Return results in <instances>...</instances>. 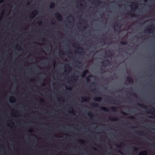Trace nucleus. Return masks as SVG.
Instances as JSON below:
<instances>
[{
    "label": "nucleus",
    "instance_id": "f257e3e1",
    "mask_svg": "<svg viewBox=\"0 0 155 155\" xmlns=\"http://www.w3.org/2000/svg\"><path fill=\"white\" fill-rule=\"evenodd\" d=\"M55 17L59 21L62 20V16L58 12H57L55 14Z\"/></svg>",
    "mask_w": 155,
    "mask_h": 155
},
{
    "label": "nucleus",
    "instance_id": "f03ea898",
    "mask_svg": "<svg viewBox=\"0 0 155 155\" xmlns=\"http://www.w3.org/2000/svg\"><path fill=\"white\" fill-rule=\"evenodd\" d=\"M126 14L129 15H130L131 17H137V15L131 12H129L127 13Z\"/></svg>",
    "mask_w": 155,
    "mask_h": 155
},
{
    "label": "nucleus",
    "instance_id": "7ed1b4c3",
    "mask_svg": "<svg viewBox=\"0 0 155 155\" xmlns=\"http://www.w3.org/2000/svg\"><path fill=\"white\" fill-rule=\"evenodd\" d=\"M89 73V71L87 70H85L84 71L82 74V77L84 78L86 76V75Z\"/></svg>",
    "mask_w": 155,
    "mask_h": 155
},
{
    "label": "nucleus",
    "instance_id": "20e7f679",
    "mask_svg": "<svg viewBox=\"0 0 155 155\" xmlns=\"http://www.w3.org/2000/svg\"><path fill=\"white\" fill-rule=\"evenodd\" d=\"M81 99L82 101L84 102L89 100L90 99V98L88 97H81Z\"/></svg>",
    "mask_w": 155,
    "mask_h": 155
},
{
    "label": "nucleus",
    "instance_id": "39448f33",
    "mask_svg": "<svg viewBox=\"0 0 155 155\" xmlns=\"http://www.w3.org/2000/svg\"><path fill=\"white\" fill-rule=\"evenodd\" d=\"M127 79L128 82L130 83H133L134 81L133 79L130 77L128 76L127 78Z\"/></svg>",
    "mask_w": 155,
    "mask_h": 155
},
{
    "label": "nucleus",
    "instance_id": "423d86ee",
    "mask_svg": "<svg viewBox=\"0 0 155 155\" xmlns=\"http://www.w3.org/2000/svg\"><path fill=\"white\" fill-rule=\"evenodd\" d=\"M137 105L140 107L143 108V109H146L147 108V106L144 104H140L139 103H137Z\"/></svg>",
    "mask_w": 155,
    "mask_h": 155
},
{
    "label": "nucleus",
    "instance_id": "0eeeda50",
    "mask_svg": "<svg viewBox=\"0 0 155 155\" xmlns=\"http://www.w3.org/2000/svg\"><path fill=\"white\" fill-rule=\"evenodd\" d=\"M94 100L96 101L99 102L101 101L102 98L101 97H96L94 98Z\"/></svg>",
    "mask_w": 155,
    "mask_h": 155
},
{
    "label": "nucleus",
    "instance_id": "6e6552de",
    "mask_svg": "<svg viewBox=\"0 0 155 155\" xmlns=\"http://www.w3.org/2000/svg\"><path fill=\"white\" fill-rule=\"evenodd\" d=\"M34 12H35L36 13H37V12L35 10L33 12H31L30 14L29 15V18H33L35 16V15L34 13Z\"/></svg>",
    "mask_w": 155,
    "mask_h": 155
},
{
    "label": "nucleus",
    "instance_id": "1a4fd4ad",
    "mask_svg": "<svg viewBox=\"0 0 155 155\" xmlns=\"http://www.w3.org/2000/svg\"><path fill=\"white\" fill-rule=\"evenodd\" d=\"M55 6V3L54 2H51L50 3V4L49 5L50 8L52 9Z\"/></svg>",
    "mask_w": 155,
    "mask_h": 155
},
{
    "label": "nucleus",
    "instance_id": "9d476101",
    "mask_svg": "<svg viewBox=\"0 0 155 155\" xmlns=\"http://www.w3.org/2000/svg\"><path fill=\"white\" fill-rule=\"evenodd\" d=\"M147 151L146 150L144 151L143 152H140L139 155H147Z\"/></svg>",
    "mask_w": 155,
    "mask_h": 155
},
{
    "label": "nucleus",
    "instance_id": "9b49d317",
    "mask_svg": "<svg viewBox=\"0 0 155 155\" xmlns=\"http://www.w3.org/2000/svg\"><path fill=\"white\" fill-rule=\"evenodd\" d=\"M91 105L92 106L95 107H98V104L97 103H92Z\"/></svg>",
    "mask_w": 155,
    "mask_h": 155
},
{
    "label": "nucleus",
    "instance_id": "f8f14e48",
    "mask_svg": "<svg viewBox=\"0 0 155 155\" xmlns=\"http://www.w3.org/2000/svg\"><path fill=\"white\" fill-rule=\"evenodd\" d=\"M101 109L106 111H109V109L108 108L104 107H101Z\"/></svg>",
    "mask_w": 155,
    "mask_h": 155
},
{
    "label": "nucleus",
    "instance_id": "ddd939ff",
    "mask_svg": "<svg viewBox=\"0 0 155 155\" xmlns=\"http://www.w3.org/2000/svg\"><path fill=\"white\" fill-rule=\"evenodd\" d=\"M137 134L139 135H143L144 134V132L142 131H140L138 132H136Z\"/></svg>",
    "mask_w": 155,
    "mask_h": 155
},
{
    "label": "nucleus",
    "instance_id": "4468645a",
    "mask_svg": "<svg viewBox=\"0 0 155 155\" xmlns=\"http://www.w3.org/2000/svg\"><path fill=\"white\" fill-rule=\"evenodd\" d=\"M110 109L112 111H115L117 110V108L115 107H112L110 108Z\"/></svg>",
    "mask_w": 155,
    "mask_h": 155
},
{
    "label": "nucleus",
    "instance_id": "2eb2a0df",
    "mask_svg": "<svg viewBox=\"0 0 155 155\" xmlns=\"http://www.w3.org/2000/svg\"><path fill=\"white\" fill-rule=\"evenodd\" d=\"M120 43L121 45H126L127 44V42L126 41H121Z\"/></svg>",
    "mask_w": 155,
    "mask_h": 155
},
{
    "label": "nucleus",
    "instance_id": "dca6fc26",
    "mask_svg": "<svg viewBox=\"0 0 155 155\" xmlns=\"http://www.w3.org/2000/svg\"><path fill=\"white\" fill-rule=\"evenodd\" d=\"M153 28L151 27H150V29H149L148 28H147L146 30V31H147L148 33H150V30H153Z\"/></svg>",
    "mask_w": 155,
    "mask_h": 155
},
{
    "label": "nucleus",
    "instance_id": "f3484780",
    "mask_svg": "<svg viewBox=\"0 0 155 155\" xmlns=\"http://www.w3.org/2000/svg\"><path fill=\"white\" fill-rule=\"evenodd\" d=\"M114 101L117 103V104H119L121 103L120 101L119 100H117L116 101Z\"/></svg>",
    "mask_w": 155,
    "mask_h": 155
},
{
    "label": "nucleus",
    "instance_id": "a211bd4d",
    "mask_svg": "<svg viewBox=\"0 0 155 155\" xmlns=\"http://www.w3.org/2000/svg\"><path fill=\"white\" fill-rule=\"evenodd\" d=\"M134 3L135 4H134V10H136L138 6H137V5L136 3Z\"/></svg>",
    "mask_w": 155,
    "mask_h": 155
},
{
    "label": "nucleus",
    "instance_id": "6ab92c4d",
    "mask_svg": "<svg viewBox=\"0 0 155 155\" xmlns=\"http://www.w3.org/2000/svg\"><path fill=\"white\" fill-rule=\"evenodd\" d=\"M88 116L91 117H92L93 116V114L91 113H88Z\"/></svg>",
    "mask_w": 155,
    "mask_h": 155
},
{
    "label": "nucleus",
    "instance_id": "aec40b11",
    "mask_svg": "<svg viewBox=\"0 0 155 155\" xmlns=\"http://www.w3.org/2000/svg\"><path fill=\"white\" fill-rule=\"evenodd\" d=\"M68 18H69L70 19H71L73 20H74V18L71 15H70L68 17Z\"/></svg>",
    "mask_w": 155,
    "mask_h": 155
},
{
    "label": "nucleus",
    "instance_id": "412c9836",
    "mask_svg": "<svg viewBox=\"0 0 155 155\" xmlns=\"http://www.w3.org/2000/svg\"><path fill=\"white\" fill-rule=\"evenodd\" d=\"M79 141L80 143H85V142L84 140H79Z\"/></svg>",
    "mask_w": 155,
    "mask_h": 155
},
{
    "label": "nucleus",
    "instance_id": "4be33fe9",
    "mask_svg": "<svg viewBox=\"0 0 155 155\" xmlns=\"http://www.w3.org/2000/svg\"><path fill=\"white\" fill-rule=\"evenodd\" d=\"M112 121H118L119 120V119H118V118H117V117H115L114 118H113V119H112Z\"/></svg>",
    "mask_w": 155,
    "mask_h": 155
},
{
    "label": "nucleus",
    "instance_id": "5701e85b",
    "mask_svg": "<svg viewBox=\"0 0 155 155\" xmlns=\"http://www.w3.org/2000/svg\"><path fill=\"white\" fill-rule=\"evenodd\" d=\"M77 49H80L81 51H83V48L82 47H81L79 46L77 47Z\"/></svg>",
    "mask_w": 155,
    "mask_h": 155
},
{
    "label": "nucleus",
    "instance_id": "b1692460",
    "mask_svg": "<svg viewBox=\"0 0 155 155\" xmlns=\"http://www.w3.org/2000/svg\"><path fill=\"white\" fill-rule=\"evenodd\" d=\"M96 1L97 3L98 4H100L101 3V2L99 0H95Z\"/></svg>",
    "mask_w": 155,
    "mask_h": 155
},
{
    "label": "nucleus",
    "instance_id": "393cba45",
    "mask_svg": "<svg viewBox=\"0 0 155 155\" xmlns=\"http://www.w3.org/2000/svg\"><path fill=\"white\" fill-rule=\"evenodd\" d=\"M86 80H87V83H88L90 81V79L89 78H86Z\"/></svg>",
    "mask_w": 155,
    "mask_h": 155
},
{
    "label": "nucleus",
    "instance_id": "a878e982",
    "mask_svg": "<svg viewBox=\"0 0 155 155\" xmlns=\"http://www.w3.org/2000/svg\"><path fill=\"white\" fill-rule=\"evenodd\" d=\"M40 101L41 104H42L44 102V101L43 99H41L40 100Z\"/></svg>",
    "mask_w": 155,
    "mask_h": 155
},
{
    "label": "nucleus",
    "instance_id": "bb28decb",
    "mask_svg": "<svg viewBox=\"0 0 155 155\" xmlns=\"http://www.w3.org/2000/svg\"><path fill=\"white\" fill-rule=\"evenodd\" d=\"M42 22L40 21H39L38 22V24L39 25H41L42 24Z\"/></svg>",
    "mask_w": 155,
    "mask_h": 155
},
{
    "label": "nucleus",
    "instance_id": "cd10ccee",
    "mask_svg": "<svg viewBox=\"0 0 155 155\" xmlns=\"http://www.w3.org/2000/svg\"><path fill=\"white\" fill-rule=\"evenodd\" d=\"M10 99L11 100H16L15 98V97H11Z\"/></svg>",
    "mask_w": 155,
    "mask_h": 155
},
{
    "label": "nucleus",
    "instance_id": "c85d7f7f",
    "mask_svg": "<svg viewBox=\"0 0 155 155\" xmlns=\"http://www.w3.org/2000/svg\"><path fill=\"white\" fill-rule=\"evenodd\" d=\"M128 118L132 119H134L135 118L133 116H129Z\"/></svg>",
    "mask_w": 155,
    "mask_h": 155
},
{
    "label": "nucleus",
    "instance_id": "c756f323",
    "mask_svg": "<svg viewBox=\"0 0 155 155\" xmlns=\"http://www.w3.org/2000/svg\"><path fill=\"white\" fill-rule=\"evenodd\" d=\"M72 109V110L71 111H69V113H72V114H74V111H73V109L72 108H71Z\"/></svg>",
    "mask_w": 155,
    "mask_h": 155
},
{
    "label": "nucleus",
    "instance_id": "7c9ffc66",
    "mask_svg": "<svg viewBox=\"0 0 155 155\" xmlns=\"http://www.w3.org/2000/svg\"><path fill=\"white\" fill-rule=\"evenodd\" d=\"M60 54H61L62 55H64V52L62 51H60Z\"/></svg>",
    "mask_w": 155,
    "mask_h": 155
},
{
    "label": "nucleus",
    "instance_id": "2f4dec72",
    "mask_svg": "<svg viewBox=\"0 0 155 155\" xmlns=\"http://www.w3.org/2000/svg\"><path fill=\"white\" fill-rule=\"evenodd\" d=\"M121 113L124 115H127V113H125L123 111H122Z\"/></svg>",
    "mask_w": 155,
    "mask_h": 155
},
{
    "label": "nucleus",
    "instance_id": "473e14b6",
    "mask_svg": "<svg viewBox=\"0 0 155 155\" xmlns=\"http://www.w3.org/2000/svg\"><path fill=\"white\" fill-rule=\"evenodd\" d=\"M46 39L45 38H43L42 39V42H45L46 41Z\"/></svg>",
    "mask_w": 155,
    "mask_h": 155
},
{
    "label": "nucleus",
    "instance_id": "72a5a7b5",
    "mask_svg": "<svg viewBox=\"0 0 155 155\" xmlns=\"http://www.w3.org/2000/svg\"><path fill=\"white\" fill-rule=\"evenodd\" d=\"M133 95L135 97H136V98L137 97V95L136 94L134 93Z\"/></svg>",
    "mask_w": 155,
    "mask_h": 155
},
{
    "label": "nucleus",
    "instance_id": "f704fd0d",
    "mask_svg": "<svg viewBox=\"0 0 155 155\" xmlns=\"http://www.w3.org/2000/svg\"><path fill=\"white\" fill-rule=\"evenodd\" d=\"M95 84V83L94 82H92L91 83V84H92V86H94Z\"/></svg>",
    "mask_w": 155,
    "mask_h": 155
},
{
    "label": "nucleus",
    "instance_id": "c9c22d12",
    "mask_svg": "<svg viewBox=\"0 0 155 155\" xmlns=\"http://www.w3.org/2000/svg\"><path fill=\"white\" fill-rule=\"evenodd\" d=\"M138 150V149L136 147H134V151H137Z\"/></svg>",
    "mask_w": 155,
    "mask_h": 155
},
{
    "label": "nucleus",
    "instance_id": "e433bc0d",
    "mask_svg": "<svg viewBox=\"0 0 155 155\" xmlns=\"http://www.w3.org/2000/svg\"><path fill=\"white\" fill-rule=\"evenodd\" d=\"M67 65L68 66L69 70H71V67L69 66L67 64Z\"/></svg>",
    "mask_w": 155,
    "mask_h": 155
},
{
    "label": "nucleus",
    "instance_id": "4c0bfd02",
    "mask_svg": "<svg viewBox=\"0 0 155 155\" xmlns=\"http://www.w3.org/2000/svg\"><path fill=\"white\" fill-rule=\"evenodd\" d=\"M66 89L68 90H71V87H69L68 88H66Z\"/></svg>",
    "mask_w": 155,
    "mask_h": 155
},
{
    "label": "nucleus",
    "instance_id": "58836bf2",
    "mask_svg": "<svg viewBox=\"0 0 155 155\" xmlns=\"http://www.w3.org/2000/svg\"><path fill=\"white\" fill-rule=\"evenodd\" d=\"M52 22V24H53V25H54L55 24V21H54V20H52V21H51Z\"/></svg>",
    "mask_w": 155,
    "mask_h": 155
},
{
    "label": "nucleus",
    "instance_id": "ea45409f",
    "mask_svg": "<svg viewBox=\"0 0 155 155\" xmlns=\"http://www.w3.org/2000/svg\"><path fill=\"white\" fill-rule=\"evenodd\" d=\"M122 144H123V143H120V145L118 146L117 147H121V146H122Z\"/></svg>",
    "mask_w": 155,
    "mask_h": 155
},
{
    "label": "nucleus",
    "instance_id": "a19ab883",
    "mask_svg": "<svg viewBox=\"0 0 155 155\" xmlns=\"http://www.w3.org/2000/svg\"><path fill=\"white\" fill-rule=\"evenodd\" d=\"M53 64L54 65L56 64V61L54 60L53 61Z\"/></svg>",
    "mask_w": 155,
    "mask_h": 155
},
{
    "label": "nucleus",
    "instance_id": "79ce46f5",
    "mask_svg": "<svg viewBox=\"0 0 155 155\" xmlns=\"http://www.w3.org/2000/svg\"><path fill=\"white\" fill-rule=\"evenodd\" d=\"M118 152L120 153L121 154H123L122 152L120 150H119Z\"/></svg>",
    "mask_w": 155,
    "mask_h": 155
},
{
    "label": "nucleus",
    "instance_id": "37998d69",
    "mask_svg": "<svg viewBox=\"0 0 155 155\" xmlns=\"http://www.w3.org/2000/svg\"><path fill=\"white\" fill-rule=\"evenodd\" d=\"M30 81L31 82H34V80L33 79H31L30 80Z\"/></svg>",
    "mask_w": 155,
    "mask_h": 155
},
{
    "label": "nucleus",
    "instance_id": "c03bdc74",
    "mask_svg": "<svg viewBox=\"0 0 155 155\" xmlns=\"http://www.w3.org/2000/svg\"><path fill=\"white\" fill-rule=\"evenodd\" d=\"M45 83H44L42 84V86H45Z\"/></svg>",
    "mask_w": 155,
    "mask_h": 155
},
{
    "label": "nucleus",
    "instance_id": "a18cd8bd",
    "mask_svg": "<svg viewBox=\"0 0 155 155\" xmlns=\"http://www.w3.org/2000/svg\"><path fill=\"white\" fill-rule=\"evenodd\" d=\"M4 1V0H1V1H0V3H2Z\"/></svg>",
    "mask_w": 155,
    "mask_h": 155
},
{
    "label": "nucleus",
    "instance_id": "49530a36",
    "mask_svg": "<svg viewBox=\"0 0 155 155\" xmlns=\"http://www.w3.org/2000/svg\"><path fill=\"white\" fill-rule=\"evenodd\" d=\"M69 54H72V53L70 51H69Z\"/></svg>",
    "mask_w": 155,
    "mask_h": 155
},
{
    "label": "nucleus",
    "instance_id": "de8ad7c7",
    "mask_svg": "<svg viewBox=\"0 0 155 155\" xmlns=\"http://www.w3.org/2000/svg\"><path fill=\"white\" fill-rule=\"evenodd\" d=\"M81 21H83V22H85V20L84 19H81Z\"/></svg>",
    "mask_w": 155,
    "mask_h": 155
},
{
    "label": "nucleus",
    "instance_id": "09e8293b",
    "mask_svg": "<svg viewBox=\"0 0 155 155\" xmlns=\"http://www.w3.org/2000/svg\"><path fill=\"white\" fill-rule=\"evenodd\" d=\"M116 25L118 26H119V25H118V23H116Z\"/></svg>",
    "mask_w": 155,
    "mask_h": 155
},
{
    "label": "nucleus",
    "instance_id": "8fccbe9b",
    "mask_svg": "<svg viewBox=\"0 0 155 155\" xmlns=\"http://www.w3.org/2000/svg\"><path fill=\"white\" fill-rule=\"evenodd\" d=\"M29 132H31H31H32V130H29Z\"/></svg>",
    "mask_w": 155,
    "mask_h": 155
},
{
    "label": "nucleus",
    "instance_id": "3c124183",
    "mask_svg": "<svg viewBox=\"0 0 155 155\" xmlns=\"http://www.w3.org/2000/svg\"><path fill=\"white\" fill-rule=\"evenodd\" d=\"M107 61V62H108V63H110V61H109V60H107V61Z\"/></svg>",
    "mask_w": 155,
    "mask_h": 155
},
{
    "label": "nucleus",
    "instance_id": "603ef678",
    "mask_svg": "<svg viewBox=\"0 0 155 155\" xmlns=\"http://www.w3.org/2000/svg\"><path fill=\"white\" fill-rule=\"evenodd\" d=\"M93 149L95 150H97V149L93 147Z\"/></svg>",
    "mask_w": 155,
    "mask_h": 155
},
{
    "label": "nucleus",
    "instance_id": "864d4df0",
    "mask_svg": "<svg viewBox=\"0 0 155 155\" xmlns=\"http://www.w3.org/2000/svg\"><path fill=\"white\" fill-rule=\"evenodd\" d=\"M96 90V89H93V90H92V91H95Z\"/></svg>",
    "mask_w": 155,
    "mask_h": 155
},
{
    "label": "nucleus",
    "instance_id": "5fc2aeb1",
    "mask_svg": "<svg viewBox=\"0 0 155 155\" xmlns=\"http://www.w3.org/2000/svg\"><path fill=\"white\" fill-rule=\"evenodd\" d=\"M75 77H77V78H78V76H73V78H75Z\"/></svg>",
    "mask_w": 155,
    "mask_h": 155
},
{
    "label": "nucleus",
    "instance_id": "6e6d98bb",
    "mask_svg": "<svg viewBox=\"0 0 155 155\" xmlns=\"http://www.w3.org/2000/svg\"><path fill=\"white\" fill-rule=\"evenodd\" d=\"M21 48L20 47H19V50H21Z\"/></svg>",
    "mask_w": 155,
    "mask_h": 155
},
{
    "label": "nucleus",
    "instance_id": "4d7b16f0",
    "mask_svg": "<svg viewBox=\"0 0 155 155\" xmlns=\"http://www.w3.org/2000/svg\"><path fill=\"white\" fill-rule=\"evenodd\" d=\"M64 135H66V136H69V135H67L66 134H64Z\"/></svg>",
    "mask_w": 155,
    "mask_h": 155
},
{
    "label": "nucleus",
    "instance_id": "13d9d810",
    "mask_svg": "<svg viewBox=\"0 0 155 155\" xmlns=\"http://www.w3.org/2000/svg\"><path fill=\"white\" fill-rule=\"evenodd\" d=\"M147 0H145L144 1V2H147Z\"/></svg>",
    "mask_w": 155,
    "mask_h": 155
},
{
    "label": "nucleus",
    "instance_id": "bf43d9fd",
    "mask_svg": "<svg viewBox=\"0 0 155 155\" xmlns=\"http://www.w3.org/2000/svg\"><path fill=\"white\" fill-rule=\"evenodd\" d=\"M153 109L154 110V112H153L155 113V109Z\"/></svg>",
    "mask_w": 155,
    "mask_h": 155
},
{
    "label": "nucleus",
    "instance_id": "052dcab7",
    "mask_svg": "<svg viewBox=\"0 0 155 155\" xmlns=\"http://www.w3.org/2000/svg\"><path fill=\"white\" fill-rule=\"evenodd\" d=\"M101 71H103V69H101Z\"/></svg>",
    "mask_w": 155,
    "mask_h": 155
},
{
    "label": "nucleus",
    "instance_id": "680f3d73",
    "mask_svg": "<svg viewBox=\"0 0 155 155\" xmlns=\"http://www.w3.org/2000/svg\"><path fill=\"white\" fill-rule=\"evenodd\" d=\"M91 75H90V76H88V77H91Z\"/></svg>",
    "mask_w": 155,
    "mask_h": 155
},
{
    "label": "nucleus",
    "instance_id": "e2e57ef3",
    "mask_svg": "<svg viewBox=\"0 0 155 155\" xmlns=\"http://www.w3.org/2000/svg\"><path fill=\"white\" fill-rule=\"evenodd\" d=\"M84 28H86V27H84Z\"/></svg>",
    "mask_w": 155,
    "mask_h": 155
},
{
    "label": "nucleus",
    "instance_id": "0e129e2a",
    "mask_svg": "<svg viewBox=\"0 0 155 155\" xmlns=\"http://www.w3.org/2000/svg\"><path fill=\"white\" fill-rule=\"evenodd\" d=\"M149 111H150V112H151V110H149Z\"/></svg>",
    "mask_w": 155,
    "mask_h": 155
},
{
    "label": "nucleus",
    "instance_id": "69168bd1",
    "mask_svg": "<svg viewBox=\"0 0 155 155\" xmlns=\"http://www.w3.org/2000/svg\"><path fill=\"white\" fill-rule=\"evenodd\" d=\"M135 127H132V128H135Z\"/></svg>",
    "mask_w": 155,
    "mask_h": 155
},
{
    "label": "nucleus",
    "instance_id": "338daca9",
    "mask_svg": "<svg viewBox=\"0 0 155 155\" xmlns=\"http://www.w3.org/2000/svg\"><path fill=\"white\" fill-rule=\"evenodd\" d=\"M68 22H69V23H71V22H70V21H68Z\"/></svg>",
    "mask_w": 155,
    "mask_h": 155
},
{
    "label": "nucleus",
    "instance_id": "774afa93",
    "mask_svg": "<svg viewBox=\"0 0 155 155\" xmlns=\"http://www.w3.org/2000/svg\"><path fill=\"white\" fill-rule=\"evenodd\" d=\"M29 3H28V4H28V5H29Z\"/></svg>",
    "mask_w": 155,
    "mask_h": 155
}]
</instances>
